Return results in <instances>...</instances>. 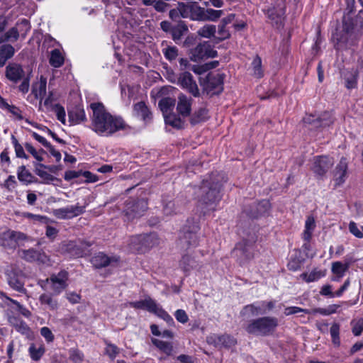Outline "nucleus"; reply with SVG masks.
<instances>
[{
    "label": "nucleus",
    "instance_id": "1",
    "mask_svg": "<svg viewBox=\"0 0 363 363\" xmlns=\"http://www.w3.org/2000/svg\"><path fill=\"white\" fill-rule=\"evenodd\" d=\"M91 129L101 136H111L116 132L125 129L126 124L121 117L112 116L102 103H91Z\"/></svg>",
    "mask_w": 363,
    "mask_h": 363
},
{
    "label": "nucleus",
    "instance_id": "2",
    "mask_svg": "<svg viewBox=\"0 0 363 363\" xmlns=\"http://www.w3.org/2000/svg\"><path fill=\"white\" fill-rule=\"evenodd\" d=\"M196 197L199 204L207 210H215V206L220 200V185L211 184L208 181L202 183V185L196 191Z\"/></svg>",
    "mask_w": 363,
    "mask_h": 363
},
{
    "label": "nucleus",
    "instance_id": "3",
    "mask_svg": "<svg viewBox=\"0 0 363 363\" xmlns=\"http://www.w3.org/2000/svg\"><path fill=\"white\" fill-rule=\"evenodd\" d=\"M279 325L278 319L273 316H264L252 320L245 330L256 336H268L272 335Z\"/></svg>",
    "mask_w": 363,
    "mask_h": 363
},
{
    "label": "nucleus",
    "instance_id": "4",
    "mask_svg": "<svg viewBox=\"0 0 363 363\" xmlns=\"http://www.w3.org/2000/svg\"><path fill=\"white\" fill-rule=\"evenodd\" d=\"M199 230V224L193 220H188L187 223L183 228L182 235L180 237L179 243L182 248L189 249L199 245V240L197 233Z\"/></svg>",
    "mask_w": 363,
    "mask_h": 363
},
{
    "label": "nucleus",
    "instance_id": "5",
    "mask_svg": "<svg viewBox=\"0 0 363 363\" xmlns=\"http://www.w3.org/2000/svg\"><path fill=\"white\" fill-rule=\"evenodd\" d=\"M147 209V203L145 199H130L125 201V216L128 220H133L143 216Z\"/></svg>",
    "mask_w": 363,
    "mask_h": 363
},
{
    "label": "nucleus",
    "instance_id": "6",
    "mask_svg": "<svg viewBox=\"0 0 363 363\" xmlns=\"http://www.w3.org/2000/svg\"><path fill=\"white\" fill-rule=\"evenodd\" d=\"M6 277L8 284L13 289L21 293L26 292L24 287L26 277L21 269L15 265H11L7 270Z\"/></svg>",
    "mask_w": 363,
    "mask_h": 363
},
{
    "label": "nucleus",
    "instance_id": "7",
    "mask_svg": "<svg viewBox=\"0 0 363 363\" xmlns=\"http://www.w3.org/2000/svg\"><path fill=\"white\" fill-rule=\"evenodd\" d=\"M27 239L23 233L8 230L0 234V245L9 250L16 249L19 242Z\"/></svg>",
    "mask_w": 363,
    "mask_h": 363
},
{
    "label": "nucleus",
    "instance_id": "8",
    "mask_svg": "<svg viewBox=\"0 0 363 363\" xmlns=\"http://www.w3.org/2000/svg\"><path fill=\"white\" fill-rule=\"evenodd\" d=\"M303 121L305 125H308L310 129L325 128L333 123V118L329 112L322 113L318 116L308 115L304 117Z\"/></svg>",
    "mask_w": 363,
    "mask_h": 363
},
{
    "label": "nucleus",
    "instance_id": "9",
    "mask_svg": "<svg viewBox=\"0 0 363 363\" xmlns=\"http://www.w3.org/2000/svg\"><path fill=\"white\" fill-rule=\"evenodd\" d=\"M224 77L225 74L222 73L209 74L206 77L204 90L210 95L220 93L223 89Z\"/></svg>",
    "mask_w": 363,
    "mask_h": 363
},
{
    "label": "nucleus",
    "instance_id": "10",
    "mask_svg": "<svg viewBox=\"0 0 363 363\" xmlns=\"http://www.w3.org/2000/svg\"><path fill=\"white\" fill-rule=\"evenodd\" d=\"M191 53V59L194 62H198L205 58H213L217 56V52L212 48L211 45L208 42L199 43L192 49Z\"/></svg>",
    "mask_w": 363,
    "mask_h": 363
},
{
    "label": "nucleus",
    "instance_id": "11",
    "mask_svg": "<svg viewBox=\"0 0 363 363\" xmlns=\"http://www.w3.org/2000/svg\"><path fill=\"white\" fill-rule=\"evenodd\" d=\"M68 273L65 271H60L57 274H52L50 278L45 280L46 282L51 283V289L55 295L60 294L67 286Z\"/></svg>",
    "mask_w": 363,
    "mask_h": 363
},
{
    "label": "nucleus",
    "instance_id": "12",
    "mask_svg": "<svg viewBox=\"0 0 363 363\" xmlns=\"http://www.w3.org/2000/svg\"><path fill=\"white\" fill-rule=\"evenodd\" d=\"M178 84L192 94L194 97L200 96L197 84L194 79L193 75L190 72H184L181 73L178 77Z\"/></svg>",
    "mask_w": 363,
    "mask_h": 363
},
{
    "label": "nucleus",
    "instance_id": "13",
    "mask_svg": "<svg viewBox=\"0 0 363 363\" xmlns=\"http://www.w3.org/2000/svg\"><path fill=\"white\" fill-rule=\"evenodd\" d=\"M85 206L77 203L74 206H69L54 210V216L60 219H69L82 214L84 212Z\"/></svg>",
    "mask_w": 363,
    "mask_h": 363
},
{
    "label": "nucleus",
    "instance_id": "14",
    "mask_svg": "<svg viewBox=\"0 0 363 363\" xmlns=\"http://www.w3.org/2000/svg\"><path fill=\"white\" fill-rule=\"evenodd\" d=\"M18 254L20 257L29 262H38L46 264L50 261L49 257L44 252L33 248L18 250Z\"/></svg>",
    "mask_w": 363,
    "mask_h": 363
},
{
    "label": "nucleus",
    "instance_id": "15",
    "mask_svg": "<svg viewBox=\"0 0 363 363\" xmlns=\"http://www.w3.org/2000/svg\"><path fill=\"white\" fill-rule=\"evenodd\" d=\"M333 158L327 156H319L315 159L313 171L318 176H323L333 165Z\"/></svg>",
    "mask_w": 363,
    "mask_h": 363
},
{
    "label": "nucleus",
    "instance_id": "16",
    "mask_svg": "<svg viewBox=\"0 0 363 363\" xmlns=\"http://www.w3.org/2000/svg\"><path fill=\"white\" fill-rule=\"evenodd\" d=\"M5 75L9 81L16 84L25 77V72L21 65L13 62L6 67Z\"/></svg>",
    "mask_w": 363,
    "mask_h": 363
},
{
    "label": "nucleus",
    "instance_id": "17",
    "mask_svg": "<svg viewBox=\"0 0 363 363\" xmlns=\"http://www.w3.org/2000/svg\"><path fill=\"white\" fill-rule=\"evenodd\" d=\"M90 246L91 244L87 242L80 241L76 242L69 241L66 245V250L74 257H82L87 254L88 248Z\"/></svg>",
    "mask_w": 363,
    "mask_h": 363
},
{
    "label": "nucleus",
    "instance_id": "18",
    "mask_svg": "<svg viewBox=\"0 0 363 363\" xmlns=\"http://www.w3.org/2000/svg\"><path fill=\"white\" fill-rule=\"evenodd\" d=\"M193 99L184 94L178 96L177 111L183 117H188L191 114Z\"/></svg>",
    "mask_w": 363,
    "mask_h": 363
},
{
    "label": "nucleus",
    "instance_id": "19",
    "mask_svg": "<svg viewBox=\"0 0 363 363\" xmlns=\"http://www.w3.org/2000/svg\"><path fill=\"white\" fill-rule=\"evenodd\" d=\"M118 261V259L116 257H108L104 252H99L91 259V264L96 269L106 267L112 262H117Z\"/></svg>",
    "mask_w": 363,
    "mask_h": 363
},
{
    "label": "nucleus",
    "instance_id": "20",
    "mask_svg": "<svg viewBox=\"0 0 363 363\" xmlns=\"http://www.w3.org/2000/svg\"><path fill=\"white\" fill-rule=\"evenodd\" d=\"M347 168V159L342 157L334 170V179L337 185H341L345 182Z\"/></svg>",
    "mask_w": 363,
    "mask_h": 363
},
{
    "label": "nucleus",
    "instance_id": "21",
    "mask_svg": "<svg viewBox=\"0 0 363 363\" xmlns=\"http://www.w3.org/2000/svg\"><path fill=\"white\" fill-rule=\"evenodd\" d=\"M68 118L70 125L79 124L86 121L85 111L80 106H75L68 110Z\"/></svg>",
    "mask_w": 363,
    "mask_h": 363
},
{
    "label": "nucleus",
    "instance_id": "22",
    "mask_svg": "<svg viewBox=\"0 0 363 363\" xmlns=\"http://www.w3.org/2000/svg\"><path fill=\"white\" fill-rule=\"evenodd\" d=\"M46 86H47V79L43 76L40 77V79L38 82H36L33 84L32 86V94L34 95L35 98L37 99H40V106L39 109H41L42 107V100L43 96L46 94Z\"/></svg>",
    "mask_w": 363,
    "mask_h": 363
},
{
    "label": "nucleus",
    "instance_id": "23",
    "mask_svg": "<svg viewBox=\"0 0 363 363\" xmlns=\"http://www.w3.org/2000/svg\"><path fill=\"white\" fill-rule=\"evenodd\" d=\"M133 111L136 116L146 123H150L152 120V113L144 101L136 103L133 106Z\"/></svg>",
    "mask_w": 363,
    "mask_h": 363
},
{
    "label": "nucleus",
    "instance_id": "24",
    "mask_svg": "<svg viewBox=\"0 0 363 363\" xmlns=\"http://www.w3.org/2000/svg\"><path fill=\"white\" fill-rule=\"evenodd\" d=\"M216 347L230 348L235 345L236 340L234 337L228 335H223L220 336L211 337Z\"/></svg>",
    "mask_w": 363,
    "mask_h": 363
},
{
    "label": "nucleus",
    "instance_id": "25",
    "mask_svg": "<svg viewBox=\"0 0 363 363\" xmlns=\"http://www.w3.org/2000/svg\"><path fill=\"white\" fill-rule=\"evenodd\" d=\"M255 209L251 210L247 213L250 216L257 218L259 216L267 213L271 208L270 203L268 200H262L258 203H254Z\"/></svg>",
    "mask_w": 363,
    "mask_h": 363
},
{
    "label": "nucleus",
    "instance_id": "26",
    "mask_svg": "<svg viewBox=\"0 0 363 363\" xmlns=\"http://www.w3.org/2000/svg\"><path fill=\"white\" fill-rule=\"evenodd\" d=\"M266 313V310L262 308L261 302L245 306L240 312L242 316H256Z\"/></svg>",
    "mask_w": 363,
    "mask_h": 363
},
{
    "label": "nucleus",
    "instance_id": "27",
    "mask_svg": "<svg viewBox=\"0 0 363 363\" xmlns=\"http://www.w3.org/2000/svg\"><path fill=\"white\" fill-rule=\"evenodd\" d=\"M191 18L196 21H205L206 9L201 7L198 3L193 2L189 6Z\"/></svg>",
    "mask_w": 363,
    "mask_h": 363
},
{
    "label": "nucleus",
    "instance_id": "28",
    "mask_svg": "<svg viewBox=\"0 0 363 363\" xmlns=\"http://www.w3.org/2000/svg\"><path fill=\"white\" fill-rule=\"evenodd\" d=\"M342 76L347 89H352L357 87L358 74L356 71L350 70L343 72Z\"/></svg>",
    "mask_w": 363,
    "mask_h": 363
},
{
    "label": "nucleus",
    "instance_id": "29",
    "mask_svg": "<svg viewBox=\"0 0 363 363\" xmlns=\"http://www.w3.org/2000/svg\"><path fill=\"white\" fill-rule=\"evenodd\" d=\"M179 267L185 273H189L198 267V262L189 255H186L180 260Z\"/></svg>",
    "mask_w": 363,
    "mask_h": 363
},
{
    "label": "nucleus",
    "instance_id": "30",
    "mask_svg": "<svg viewBox=\"0 0 363 363\" xmlns=\"http://www.w3.org/2000/svg\"><path fill=\"white\" fill-rule=\"evenodd\" d=\"M9 322L18 333L21 334L28 335L30 333V328L23 320L14 316H10L9 318Z\"/></svg>",
    "mask_w": 363,
    "mask_h": 363
},
{
    "label": "nucleus",
    "instance_id": "31",
    "mask_svg": "<svg viewBox=\"0 0 363 363\" xmlns=\"http://www.w3.org/2000/svg\"><path fill=\"white\" fill-rule=\"evenodd\" d=\"M15 50L11 45H4L0 48V67H4L8 60L14 55Z\"/></svg>",
    "mask_w": 363,
    "mask_h": 363
},
{
    "label": "nucleus",
    "instance_id": "32",
    "mask_svg": "<svg viewBox=\"0 0 363 363\" xmlns=\"http://www.w3.org/2000/svg\"><path fill=\"white\" fill-rule=\"evenodd\" d=\"M208 111L206 108H200L190 117V123L196 125L206 121L208 118Z\"/></svg>",
    "mask_w": 363,
    "mask_h": 363
},
{
    "label": "nucleus",
    "instance_id": "33",
    "mask_svg": "<svg viewBox=\"0 0 363 363\" xmlns=\"http://www.w3.org/2000/svg\"><path fill=\"white\" fill-rule=\"evenodd\" d=\"M128 245L132 251L139 253L145 252L142 235L132 236Z\"/></svg>",
    "mask_w": 363,
    "mask_h": 363
},
{
    "label": "nucleus",
    "instance_id": "34",
    "mask_svg": "<svg viewBox=\"0 0 363 363\" xmlns=\"http://www.w3.org/2000/svg\"><path fill=\"white\" fill-rule=\"evenodd\" d=\"M157 315L158 317L162 318L165 320L169 325L174 324L173 318L166 312L159 304L156 303L155 301V306H152V309L150 311Z\"/></svg>",
    "mask_w": 363,
    "mask_h": 363
},
{
    "label": "nucleus",
    "instance_id": "35",
    "mask_svg": "<svg viewBox=\"0 0 363 363\" xmlns=\"http://www.w3.org/2000/svg\"><path fill=\"white\" fill-rule=\"evenodd\" d=\"M315 228V222L314 218L312 216H308L305 223V230L303 233V239L307 242H309L312 233Z\"/></svg>",
    "mask_w": 363,
    "mask_h": 363
},
{
    "label": "nucleus",
    "instance_id": "36",
    "mask_svg": "<svg viewBox=\"0 0 363 363\" xmlns=\"http://www.w3.org/2000/svg\"><path fill=\"white\" fill-rule=\"evenodd\" d=\"M350 263L347 262L342 263L341 262H335L332 263L331 271L338 278H342L345 273L348 270Z\"/></svg>",
    "mask_w": 363,
    "mask_h": 363
},
{
    "label": "nucleus",
    "instance_id": "37",
    "mask_svg": "<svg viewBox=\"0 0 363 363\" xmlns=\"http://www.w3.org/2000/svg\"><path fill=\"white\" fill-rule=\"evenodd\" d=\"M129 305L136 309H145L150 311L152 306H155V300L148 297L144 300L130 302Z\"/></svg>",
    "mask_w": 363,
    "mask_h": 363
},
{
    "label": "nucleus",
    "instance_id": "38",
    "mask_svg": "<svg viewBox=\"0 0 363 363\" xmlns=\"http://www.w3.org/2000/svg\"><path fill=\"white\" fill-rule=\"evenodd\" d=\"M152 342L166 355L170 356L172 354L173 345L171 342H164L158 339H152Z\"/></svg>",
    "mask_w": 363,
    "mask_h": 363
},
{
    "label": "nucleus",
    "instance_id": "39",
    "mask_svg": "<svg viewBox=\"0 0 363 363\" xmlns=\"http://www.w3.org/2000/svg\"><path fill=\"white\" fill-rule=\"evenodd\" d=\"M19 36L18 28L16 26L12 27L0 37V43L8 41L15 42L18 39Z\"/></svg>",
    "mask_w": 363,
    "mask_h": 363
},
{
    "label": "nucleus",
    "instance_id": "40",
    "mask_svg": "<svg viewBox=\"0 0 363 363\" xmlns=\"http://www.w3.org/2000/svg\"><path fill=\"white\" fill-rule=\"evenodd\" d=\"M35 174L45 180L46 182H52L55 179V177L48 172L44 170L43 169H46L47 166L43 164L38 163L35 165Z\"/></svg>",
    "mask_w": 363,
    "mask_h": 363
},
{
    "label": "nucleus",
    "instance_id": "41",
    "mask_svg": "<svg viewBox=\"0 0 363 363\" xmlns=\"http://www.w3.org/2000/svg\"><path fill=\"white\" fill-rule=\"evenodd\" d=\"M28 352L30 356V358L33 361H39L43 354L45 352V348L43 345H41L38 348H37L35 344L32 343L28 349Z\"/></svg>",
    "mask_w": 363,
    "mask_h": 363
},
{
    "label": "nucleus",
    "instance_id": "42",
    "mask_svg": "<svg viewBox=\"0 0 363 363\" xmlns=\"http://www.w3.org/2000/svg\"><path fill=\"white\" fill-rule=\"evenodd\" d=\"M50 64L54 67H60L64 63V57L58 49H54L50 53Z\"/></svg>",
    "mask_w": 363,
    "mask_h": 363
},
{
    "label": "nucleus",
    "instance_id": "43",
    "mask_svg": "<svg viewBox=\"0 0 363 363\" xmlns=\"http://www.w3.org/2000/svg\"><path fill=\"white\" fill-rule=\"evenodd\" d=\"M142 237L145 252L158 244V238L155 233L142 235Z\"/></svg>",
    "mask_w": 363,
    "mask_h": 363
},
{
    "label": "nucleus",
    "instance_id": "44",
    "mask_svg": "<svg viewBox=\"0 0 363 363\" xmlns=\"http://www.w3.org/2000/svg\"><path fill=\"white\" fill-rule=\"evenodd\" d=\"M325 276V273L320 270L313 269L311 273H303L300 275L301 278L305 281L309 283L318 280Z\"/></svg>",
    "mask_w": 363,
    "mask_h": 363
},
{
    "label": "nucleus",
    "instance_id": "45",
    "mask_svg": "<svg viewBox=\"0 0 363 363\" xmlns=\"http://www.w3.org/2000/svg\"><path fill=\"white\" fill-rule=\"evenodd\" d=\"M284 14V11L281 9L277 10L275 8H272L269 9L267 11V16L269 18H270L276 24L281 23Z\"/></svg>",
    "mask_w": 363,
    "mask_h": 363
},
{
    "label": "nucleus",
    "instance_id": "46",
    "mask_svg": "<svg viewBox=\"0 0 363 363\" xmlns=\"http://www.w3.org/2000/svg\"><path fill=\"white\" fill-rule=\"evenodd\" d=\"M162 51L166 60L169 62L176 60L179 55V50L176 46L167 45Z\"/></svg>",
    "mask_w": 363,
    "mask_h": 363
},
{
    "label": "nucleus",
    "instance_id": "47",
    "mask_svg": "<svg viewBox=\"0 0 363 363\" xmlns=\"http://www.w3.org/2000/svg\"><path fill=\"white\" fill-rule=\"evenodd\" d=\"M175 104V100L170 97L162 98L159 101V107L163 113L169 112Z\"/></svg>",
    "mask_w": 363,
    "mask_h": 363
},
{
    "label": "nucleus",
    "instance_id": "48",
    "mask_svg": "<svg viewBox=\"0 0 363 363\" xmlns=\"http://www.w3.org/2000/svg\"><path fill=\"white\" fill-rule=\"evenodd\" d=\"M33 175L26 169L24 165H22L18 169V179L26 184L32 182Z\"/></svg>",
    "mask_w": 363,
    "mask_h": 363
},
{
    "label": "nucleus",
    "instance_id": "49",
    "mask_svg": "<svg viewBox=\"0 0 363 363\" xmlns=\"http://www.w3.org/2000/svg\"><path fill=\"white\" fill-rule=\"evenodd\" d=\"M216 28L214 25H205L198 30V34L203 38H210L214 36Z\"/></svg>",
    "mask_w": 363,
    "mask_h": 363
},
{
    "label": "nucleus",
    "instance_id": "50",
    "mask_svg": "<svg viewBox=\"0 0 363 363\" xmlns=\"http://www.w3.org/2000/svg\"><path fill=\"white\" fill-rule=\"evenodd\" d=\"M39 301L41 304L48 306V307L51 310L56 309L58 306L57 301L55 299L52 298L51 295L48 294H43L42 295H40Z\"/></svg>",
    "mask_w": 363,
    "mask_h": 363
},
{
    "label": "nucleus",
    "instance_id": "51",
    "mask_svg": "<svg viewBox=\"0 0 363 363\" xmlns=\"http://www.w3.org/2000/svg\"><path fill=\"white\" fill-rule=\"evenodd\" d=\"M252 67L253 70V74L256 77L260 78L263 76V72L262 69V60L259 57L256 56L254 58L252 62Z\"/></svg>",
    "mask_w": 363,
    "mask_h": 363
},
{
    "label": "nucleus",
    "instance_id": "52",
    "mask_svg": "<svg viewBox=\"0 0 363 363\" xmlns=\"http://www.w3.org/2000/svg\"><path fill=\"white\" fill-rule=\"evenodd\" d=\"M330 335L332 337L333 343L336 345L339 346L340 341V325L338 323H333L330 329Z\"/></svg>",
    "mask_w": 363,
    "mask_h": 363
},
{
    "label": "nucleus",
    "instance_id": "53",
    "mask_svg": "<svg viewBox=\"0 0 363 363\" xmlns=\"http://www.w3.org/2000/svg\"><path fill=\"white\" fill-rule=\"evenodd\" d=\"M11 140L15 149L16 157L18 158L28 159V156L25 153L23 146L18 143L14 135H11Z\"/></svg>",
    "mask_w": 363,
    "mask_h": 363
},
{
    "label": "nucleus",
    "instance_id": "54",
    "mask_svg": "<svg viewBox=\"0 0 363 363\" xmlns=\"http://www.w3.org/2000/svg\"><path fill=\"white\" fill-rule=\"evenodd\" d=\"M19 30V34L23 38H25L28 32L30 29V23L27 19H22L19 23L16 24V26Z\"/></svg>",
    "mask_w": 363,
    "mask_h": 363
},
{
    "label": "nucleus",
    "instance_id": "55",
    "mask_svg": "<svg viewBox=\"0 0 363 363\" xmlns=\"http://www.w3.org/2000/svg\"><path fill=\"white\" fill-rule=\"evenodd\" d=\"M223 12L222 10H214L213 9H206V18L205 21H215L218 19L222 15Z\"/></svg>",
    "mask_w": 363,
    "mask_h": 363
},
{
    "label": "nucleus",
    "instance_id": "56",
    "mask_svg": "<svg viewBox=\"0 0 363 363\" xmlns=\"http://www.w3.org/2000/svg\"><path fill=\"white\" fill-rule=\"evenodd\" d=\"M106 354L111 359H113L119 353V348L110 342L106 341Z\"/></svg>",
    "mask_w": 363,
    "mask_h": 363
},
{
    "label": "nucleus",
    "instance_id": "57",
    "mask_svg": "<svg viewBox=\"0 0 363 363\" xmlns=\"http://www.w3.org/2000/svg\"><path fill=\"white\" fill-rule=\"evenodd\" d=\"M165 122L174 128H180L182 126V120L179 118L176 117L174 115L165 116Z\"/></svg>",
    "mask_w": 363,
    "mask_h": 363
},
{
    "label": "nucleus",
    "instance_id": "58",
    "mask_svg": "<svg viewBox=\"0 0 363 363\" xmlns=\"http://www.w3.org/2000/svg\"><path fill=\"white\" fill-rule=\"evenodd\" d=\"M218 39L219 41H223L225 39H228L230 36V31L226 29V26L221 23H220L218 25Z\"/></svg>",
    "mask_w": 363,
    "mask_h": 363
},
{
    "label": "nucleus",
    "instance_id": "59",
    "mask_svg": "<svg viewBox=\"0 0 363 363\" xmlns=\"http://www.w3.org/2000/svg\"><path fill=\"white\" fill-rule=\"evenodd\" d=\"M52 111H55L56 113L57 118L62 123L65 124V108L60 104H55L53 109Z\"/></svg>",
    "mask_w": 363,
    "mask_h": 363
},
{
    "label": "nucleus",
    "instance_id": "60",
    "mask_svg": "<svg viewBox=\"0 0 363 363\" xmlns=\"http://www.w3.org/2000/svg\"><path fill=\"white\" fill-rule=\"evenodd\" d=\"M352 325V333L355 336H359L363 331V318H360L356 321L351 322Z\"/></svg>",
    "mask_w": 363,
    "mask_h": 363
},
{
    "label": "nucleus",
    "instance_id": "61",
    "mask_svg": "<svg viewBox=\"0 0 363 363\" xmlns=\"http://www.w3.org/2000/svg\"><path fill=\"white\" fill-rule=\"evenodd\" d=\"M349 230L356 238H363L362 231L357 227V225L354 221H351L349 223Z\"/></svg>",
    "mask_w": 363,
    "mask_h": 363
},
{
    "label": "nucleus",
    "instance_id": "62",
    "mask_svg": "<svg viewBox=\"0 0 363 363\" xmlns=\"http://www.w3.org/2000/svg\"><path fill=\"white\" fill-rule=\"evenodd\" d=\"M30 75H27L26 77H24L21 80V84L18 86V90L22 92L23 94H26L29 91L30 87Z\"/></svg>",
    "mask_w": 363,
    "mask_h": 363
},
{
    "label": "nucleus",
    "instance_id": "63",
    "mask_svg": "<svg viewBox=\"0 0 363 363\" xmlns=\"http://www.w3.org/2000/svg\"><path fill=\"white\" fill-rule=\"evenodd\" d=\"M40 335L46 340L48 342H53L55 336L51 330L48 327H43L40 329Z\"/></svg>",
    "mask_w": 363,
    "mask_h": 363
},
{
    "label": "nucleus",
    "instance_id": "64",
    "mask_svg": "<svg viewBox=\"0 0 363 363\" xmlns=\"http://www.w3.org/2000/svg\"><path fill=\"white\" fill-rule=\"evenodd\" d=\"M69 358L74 363H80L83 359V354L78 350H71L69 351Z\"/></svg>",
    "mask_w": 363,
    "mask_h": 363
}]
</instances>
